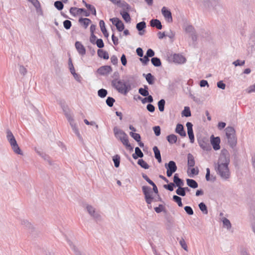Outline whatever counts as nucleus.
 <instances>
[{"label":"nucleus","mask_w":255,"mask_h":255,"mask_svg":"<svg viewBox=\"0 0 255 255\" xmlns=\"http://www.w3.org/2000/svg\"><path fill=\"white\" fill-rule=\"evenodd\" d=\"M229 160L225 156H221L218 160L217 172L224 179H227L230 176V171L228 168Z\"/></svg>","instance_id":"f257e3e1"},{"label":"nucleus","mask_w":255,"mask_h":255,"mask_svg":"<svg viewBox=\"0 0 255 255\" xmlns=\"http://www.w3.org/2000/svg\"><path fill=\"white\" fill-rule=\"evenodd\" d=\"M113 86L119 92L126 94L130 89V86L122 80L115 79L112 81Z\"/></svg>","instance_id":"f03ea898"},{"label":"nucleus","mask_w":255,"mask_h":255,"mask_svg":"<svg viewBox=\"0 0 255 255\" xmlns=\"http://www.w3.org/2000/svg\"><path fill=\"white\" fill-rule=\"evenodd\" d=\"M114 132L115 136L121 141L123 144L127 148H130L131 146L128 142L127 134L117 127L114 128Z\"/></svg>","instance_id":"7ed1b4c3"},{"label":"nucleus","mask_w":255,"mask_h":255,"mask_svg":"<svg viewBox=\"0 0 255 255\" xmlns=\"http://www.w3.org/2000/svg\"><path fill=\"white\" fill-rule=\"evenodd\" d=\"M6 137L13 151L16 154L20 155L22 154V152L18 146L15 137H14L12 133L10 130L7 131Z\"/></svg>","instance_id":"20e7f679"},{"label":"nucleus","mask_w":255,"mask_h":255,"mask_svg":"<svg viewBox=\"0 0 255 255\" xmlns=\"http://www.w3.org/2000/svg\"><path fill=\"white\" fill-rule=\"evenodd\" d=\"M225 131L228 142L230 144H234L236 142L235 129L233 127H228L225 129Z\"/></svg>","instance_id":"39448f33"},{"label":"nucleus","mask_w":255,"mask_h":255,"mask_svg":"<svg viewBox=\"0 0 255 255\" xmlns=\"http://www.w3.org/2000/svg\"><path fill=\"white\" fill-rule=\"evenodd\" d=\"M165 167L167 169L166 174L168 177H170L177 168L175 162L173 161H170L168 164L166 163Z\"/></svg>","instance_id":"423d86ee"},{"label":"nucleus","mask_w":255,"mask_h":255,"mask_svg":"<svg viewBox=\"0 0 255 255\" xmlns=\"http://www.w3.org/2000/svg\"><path fill=\"white\" fill-rule=\"evenodd\" d=\"M210 142L215 150H218L220 149V144L221 140L219 137H215L214 135H212L210 137Z\"/></svg>","instance_id":"0eeeda50"},{"label":"nucleus","mask_w":255,"mask_h":255,"mask_svg":"<svg viewBox=\"0 0 255 255\" xmlns=\"http://www.w3.org/2000/svg\"><path fill=\"white\" fill-rule=\"evenodd\" d=\"M142 191L145 195L146 203L148 204H151L153 198L151 195L150 188L146 186H143Z\"/></svg>","instance_id":"6e6552de"},{"label":"nucleus","mask_w":255,"mask_h":255,"mask_svg":"<svg viewBox=\"0 0 255 255\" xmlns=\"http://www.w3.org/2000/svg\"><path fill=\"white\" fill-rule=\"evenodd\" d=\"M110 20L112 23L116 26L117 29L119 31H122L125 28L124 24L123 22L120 20L118 18H111Z\"/></svg>","instance_id":"1a4fd4ad"},{"label":"nucleus","mask_w":255,"mask_h":255,"mask_svg":"<svg viewBox=\"0 0 255 255\" xmlns=\"http://www.w3.org/2000/svg\"><path fill=\"white\" fill-rule=\"evenodd\" d=\"M112 71V68L110 66H101L97 70V73L101 75H104L109 74Z\"/></svg>","instance_id":"9d476101"},{"label":"nucleus","mask_w":255,"mask_h":255,"mask_svg":"<svg viewBox=\"0 0 255 255\" xmlns=\"http://www.w3.org/2000/svg\"><path fill=\"white\" fill-rule=\"evenodd\" d=\"M173 61L178 64H182L185 62V58L180 54H174L171 56Z\"/></svg>","instance_id":"9b49d317"},{"label":"nucleus","mask_w":255,"mask_h":255,"mask_svg":"<svg viewBox=\"0 0 255 255\" xmlns=\"http://www.w3.org/2000/svg\"><path fill=\"white\" fill-rule=\"evenodd\" d=\"M161 12L166 20L168 22H172L171 13L169 10H168L165 7H163L161 9Z\"/></svg>","instance_id":"f8f14e48"},{"label":"nucleus","mask_w":255,"mask_h":255,"mask_svg":"<svg viewBox=\"0 0 255 255\" xmlns=\"http://www.w3.org/2000/svg\"><path fill=\"white\" fill-rule=\"evenodd\" d=\"M186 127L187 128V132L191 143L194 142V136L192 129V124L191 123L188 122L186 124Z\"/></svg>","instance_id":"ddd939ff"},{"label":"nucleus","mask_w":255,"mask_h":255,"mask_svg":"<svg viewBox=\"0 0 255 255\" xmlns=\"http://www.w3.org/2000/svg\"><path fill=\"white\" fill-rule=\"evenodd\" d=\"M75 47L81 55H84L86 54V49L84 46L79 41H76L75 43Z\"/></svg>","instance_id":"4468645a"},{"label":"nucleus","mask_w":255,"mask_h":255,"mask_svg":"<svg viewBox=\"0 0 255 255\" xmlns=\"http://www.w3.org/2000/svg\"><path fill=\"white\" fill-rule=\"evenodd\" d=\"M83 11H85L84 9L75 7H71L70 9L71 14L74 16L81 14Z\"/></svg>","instance_id":"2eb2a0df"},{"label":"nucleus","mask_w":255,"mask_h":255,"mask_svg":"<svg viewBox=\"0 0 255 255\" xmlns=\"http://www.w3.org/2000/svg\"><path fill=\"white\" fill-rule=\"evenodd\" d=\"M175 131L179 134L181 136H185L186 132L184 130L183 126L181 124H178L176 126Z\"/></svg>","instance_id":"dca6fc26"},{"label":"nucleus","mask_w":255,"mask_h":255,"mask_svg":"<svg viewBox=\"0 0 255 255\" xmlns=\"http://www.w3.org/2000/svg\"><path fill=\"white\" fill-rule=\"evenodd\" d=\"M100 27L101 30L103 33L104 35L108 38L109 36L108 32L106 28L105 24L104 21L103 20H101L99 22Z\"/></svg>","instance_id":"f3484780"},{"label":"nucleus","mask_w":255,"mask_h":255,"mask_svg":"<svg viewBox=\"0 0 255 255\" xmlns=\"http://www.w3.org/2000/svg\"><path fill=\"white\" fill-rule=\"evenodd\" d=\"M79 22L85 28H86L91 22V21L87 18H81L79 19Z\"/></svg>","instance_id":"a211bd4d"},{"label":"nucleus","mask_w":255,"mask_h":255,"mask_svg":"<svg viewBox=\"0 0 255 255\" xmlns=\"http://www.w3.org/2000/svg\"><path fill=\"white\" fill-rule=\"evenodd\" d=\"M68 120L72 127L73 130H74V132L75 133V134H77V135L79 138H81V135H80V134L79 133L78 128L76 127V125L75 124L73 123V119L71 117H68Z\"/></svg>","instance_id":"6ab92c4d"},{"label":"nucleus","mask_w":255,"mask_h":255,"mask_svg":"<svg viewBox=\"0 0 255 255\" xmlns=\"http://www.w3.org/2000/svg\"><path fill=\"white\" fill-rule=\"evenodd\" d=\"M173 181L176 185L178 187H182L184 184L183 181L179 178L177 174H175L174 175Z\"/></svg>","instance_id":"aec40b11"},{"label":"nucleus","mask_w":255,"mask_h":255,"mask_svg":"<svg viewBox=\"0 0 255 255\" xmlns=\"http://www.w3.org/2000/svg\"><path fill=\"white\" fill-rule=\"evenodd\" d=\"M153 150L155 158L157 159L159 163H160L161 162V157L159 150L157 146H155L153 147Z\"/></svg>","instance_id":"412c9836"},{"label":"nucleus","mask_w":255,"mask_h":255,"mask_svg":"<svg viewBox=\"0 0 255 255\" xmlns=\"http://www.w3.org/2000/svg\"><path fill=\"white\" fill-rule=\"evenodd\" d=\"M188 168L193 167L195 165V160L194 156L190 153L187 155Z\"/></svg>","instance_id":"4be33fe9"},{"label":"nucleus","mask_w":255,"mask_h":255,"mask_svg":"<svg viewBox=\"0 0 255 255\" xmlns=\"http://www.w3.org/2000/svg\"><path fill=\"white\" fill-rule=\"evenodd\" d=\"M97 54L100 58H102L104 59H108L109 58L108 52L102 49H99L97 51Z\"/></svg>","instance_id":"5701e85b"},{"label":"nucleus","mask_w":255,"mask_h":255,"mask_svg":"<svg viewBox=\"0 0 255 255\" xmlns=\"http://www.w3.org/2000/svg\"><path fill=\"white\" fill-rule=\"evenodd\" d=\"M150 25L152 27H156L158 29L162 28V25L160 21L158 19H152L150 21Z\"/></svg>","instance_id":"b1692460"},{"label":"nucleus","mask_w":255,"mask_h":255,"mask_svg":"<svg viewBox=\"0 0 255 255\" xmlns=\"http://www.w3.org/2000/svg\"><path fill=\"white\" fill-rule=\"evenodd\" d=\"M186 182L187 184L191 188H196L198 187V183L193 179H187Z\"/></svg>","instance_id":"393cba45"},{"label":"nucleus","mask_w":255,"mask_h":255,"mask_svg":"<svg viewBox=\"0 0 255 255\" xmlns=\"http://www.w3.org/2000/svg\"><path fill=\"white\" fill-rule=\"evenodd\" d=\"M188 175L192 177L194 175H197L198 174L199 171L198 169L197 168H193V167H190L188 168L187 171Z\"/></svg>","instance_id":"a878e982"},{"label":"nucleus","mask_w":255,"mask_h":255,"mask_svg":"<svg viewBox=\"0 0 255 255\" xmlns=\"http://www.w3.org/2000/svg\"><path fill=\"white\" fill-rule=\"evenodd\" d=\"M167 139L170 144H173L177 141V136L175 134H171L167 136Z\"/></svg>","instance_id":"bb28decb"},{"label":"nucleus","mask_w":255,"mask_h":255,"mask_svg":"<svg viewBox=\"0 0 255 255\" xmlns=\"http://www.w3.org/2000/svg\"><path fill=\"white\" fill-rule=\"evenodd\" d=\"M120 13L125 21L127 22H129L130 21L131 18L128 12L126 11H122L120 12Z\"/></svg>","instance_id":"cd10ccee"},{"label":"nucleus","mask_w":255,"mask_h":255,"mask_svg":"<svg viewBox=\"0 0 255 255\" xmlns=\"http://www.w3.org/2000/svg\"><path fill=\"white\" fill-rule=\"evenodd\" d=\"M199 145L204 150L208 151L211 150V147L209 143L203 141L199 142Z\"/></svg>","instance_id":"c85d7f7f"},{"label":"nucleus","mask_w":255,"mask_h":255,"mask_svg":"<svg viewBox=\"0 0 255 255\" xmlns=\"http://www.w3.org/2000/svg\"><path fill=\"white\" fill-rule=\"evenodd\" d=\"M135 153L136 154V156L134 154L132 155V157L134 159H136L137 157H142L143 156V153L138 147H135Z\"/></svg>","instance_id":"c756f323"},{"label":"nucleus","mask_w":255,"mask_h":255,"mask_svg":"<svg viewBox=\"0 0 255 255\" xmlns=\"http://www.w3.org/2000/svg\"><path fill=\"white\" fill-rule=\"evenodd\" d=\"M185 189H187L188 190H189L187 187L182 188L181 187H180L176 190V193L177 194L180 196H184L186 195Z\"/></svg>","instance_id":"7c9ffc66"},{"label":"nucleus","mask_w":255,"mask_h":255,"mask_svg":"<svg viewBox=\"0 0 255 255\" xmlns=\"http://www.w3.org/2000/svg\"><path fill=\"white\" fill-rule=\"evenodd\" d=\"M138 92L143 96H148L149 93L148 91V87L147 86H144V88H140L138 90Z\"/></svg>","instance_id":"2f4dec72"},{"label":"nucleus","mask_w":255,"mask_h":255,"mask_svg":"<svg viewBox=\"0 0 255 255\" xmlns=\"http://www.w3.org/2000/svg\"><path fill=\"white\" fill-rule=\"evenodd\" d=\"M113 160L115 164V166L116 167H119L120 163V155L117 154L113 156Z\"/></svg>","instance_id":"473e14b6"},{"label":"nucleus","mask_w":255,"mask_h":255,"mask_svg":"<svg viewBox=\"0 0 255 255\" xmlns=\"http://www.w3.org/2000/svg\"><path fill=\"white\" fill-rule=\"evenodd\" d=\"M152 64L156 67L160 66L161 64L160 60L157 57H153L151 60Z\"/></svg>","instance_id":"72a5a7b5"},{"label":"nucleus","mask_w":255,"mask_h":255,"mask_svg":"<svg viewBox=\"0 0 255 255\" xmlns=\"http://www.w3.org/2000/svg\"><path fill=\"white\" fill-rule=\"evenodd\" d=\"M165 103V100L163 99L160 100L158 102V109L160 112H163L164 111Z\"/></svg>","instance_id":"f704fd0d"},{"label":"nucleus","mask_w":255,"mask_h":255,"mask_svg":"<svg viewBox=\"0 0 255 255\" xmlns=\"http://www.w3.org/2000/svg\"><path fill=\"white\" fill-rule=\"evenodd\" d=\"M182 114L183 116L188 117L191 116V112L190 109L188 107H185L184 110L182 111Z\"/></svg>","instance_id":"c9c22d12"},{"label":"nucleus","mask_w":255,"mask_h":255,"mask_svg":"<svg viewBox=\"0 0 255 255\" xmlns=\"http://www.w3.org/2000/svg\"><path fill=\"white\" fill-rule=\"evenodd\" d=\"M137 163L140 166L144 169H148L149 168L148 164L143 159H139Z\"/></svg>","instance_id":"e433bc0d"},{"label":"nucleus","mask_w":255,"mask_h":255,"mask_svg":"<svg viewBox=\"0 0 255 255\" xmlns=\"http://www.w3.org/2000/svg\"><path fill=\"white\" fill-rule=\"evenodd\" d=\"M173 200L176 202L178 204V205L179 207H182L183 206L182 201H181V198L176 195H174L173 197Z\"/></svg>","instance_id":"4c0bfd02"},{"label":"nucleus","mask_w":255,"mask_h":255,"mask_svg":"<svg viewBox=\"0 0 255 255\" xmlns=\"http://www.w3.org/2000/svg\"><path fill=\"white\" fill-rule=\"evenodd\" d=\"M130 135L132 138H133L137 142H139L140 141L141 137H140V135L138 133H134L133 132H130Z\"/></svg>","instance_id":"58836bf2"},{"label":"nucleus","mask_w":255,"mask_h":255,"mask_svg":"<svg viewBox=\"0 0 255 255\" xmlns=\"http://www.w3.org/2000/svg\"><path fill=\"white\" fill-rule=\"evenodd\" d=\"M146 26V23L144 21H142L136 24V28L139 31L143 30Z\"/></svg>","instance_id":"ea45409f"},{"label":"nucleus","mask_w":255,"mask_h":255,"mask_svg":"<svg viewBox=\"0 0 255 255\" xmlns=\"http://www.w3.org/2000/svg\"><path fill=\"white\" fill-rule=\"evenodd\" d=\"M146 80L149 84L153 83L154 77L150 73H148L146 76Z\"/></svg>","instance_id":"a19ab883"},{"label":"nucleus","mask_w":255,"mask_h":255,"mask_svg":"<svg viewBox=\"0 0 255 255\" xmlns=\"http://www.w3.org/2000/svg\"><path fill=\"white\" fill-rule=\"evenodd\" d=\"M200 209L205 214H208V210L206 205L203 203H201L199 205Z\"/></svg>","instance_id":"79ce46f5"},{"label":"nucleus","mask_w":255,"mask_h":255,"mask_svg":"<svg viewBox=\"0 0 255 255\" xmlns=\"http://www.w3.org/2000/svg\"><path fill=\"white\" fill-rule=\"evenodd\" d=\"M98 94L99 97L104 98L107 94V91L105 89H101L98 91Z\"/></svg>","instance_id":"37998d69"},{"label":"nucleus","mask_w":255,"mask_h":255,"mask_svg":"<svg viewBox=\"0 0 255 255\" xmlns=\"http://www.w3.org/2000/svg\"><path fill=\"white\" fill-rule=\"evenodd\" d=\"M115 101V100L114 98L108 97L106 100V103L109 107H111L113 106Z\"/></svg>","instance_id":"c03bdc74"},{"label":"nucleus","mask_w":255,"mask_h":255,"mask_svg":"<svg viewBox=\"0 0 255 255\" xmlns=\"http://www.w3.org/2000/svg\"><path fill=\"white\" fill-rule=\"evenodd\" d=\"M86 6L87 7V8H88L92 12V13L94 15H96V10L95 8L94 7V6H93V5H92L91 4H86Z\"/></svg>","instance_id":"a18cd8bd"},{"label":"nucleus","mask_w":255,"mask_h":255,"mask_svg":"<svg viewBox=\"0 0 255 255\" xmlns=\"http://www.w3.org/2000/svg\"><path fill=\"white\" fill-rule=\"evenodd\" d=\"M54 5L58 10H61L63 8V4L60 1L55 2Z\"/></svg>","instance_id":"49530a36"},{"label":"nucleus","mask_w":255,"mask_h":255,"mask_svg":"<svg viewBox=\"0 0 255 255\" xmlns=\"http://www.w3.org/2000/svg\"><path fill=\"white\" fill-rule=\"evenodd\" d=\"M64 27L66 29H69L71 27L72 24L71 22L69 20H66L63 22Z\"/></svg>","instance_id":"de8ad7c7"},{"label":"nucleus","mask_w":255,"mask_h":255,"mask_svg":"<svg viewBox=\"0 0 255 255\" xmlns=\"http://www.w3.org/2000/svg\"><path fill=\"white\" fill-rule=\"evenodd\" d=\"M247 93L250 94L253 92H255V84L253 85L250 86L246 90Z\"/></svg>","instance_id":"09e8293b"},{"label":"nucleus","mask_w":255,"mask_h":255,"mask_svg":"<svg viewBox=\"0 0 255 255\" xmlns=\"http://www.w3.org/2000/svg\"><path fill=\"white\" fill-rule=\"evenodd\" d=\"M153 129L156 136H159L160 134V128L159 126L154 127Z\"/></svg>","instance_id":"8fccbe9b"},{"label":"nucleus","mask_w":255,"mask_h":255,"mask_svg":"<svg viewBox=\"0 0 255 255\" xmlns=\"http://www.w3.org/2000/svg\"><path fill=\"white\" fill-rule=\"evenodd\" d=\"M174 186V183H170L169 184H168L167 185H164V187L165 189H167L169 190V191H172L174 189V188H173Z\"/></svg>","instance_id":"3c124183"},{"label":"nucleus","mask_w":255,"mask_h":255,"mask_svg":"<svg viewBox=\"0 0 255 255\" xmlns=\"http://www.w3.org/2000/svg\"><path fill=\"white\" fill-rule=\"evenodd\" d=\"M96 44L97 46L100 48L104 46V44L102 39H98L96 41Z\"/></svg>","instance_id":"603ef678"},{"label":"nucleus","mask_w":255,"mask_h":255,"mask_svg":"<svg viewBox=\"0 0 255 255\" xmlns=\"http://www.w3.org/2000/svg\"><path fill=\"white\" fill-rule=\"evenodd\" d=\"M184 209L188 214L190 215L193 214V211L190 207L185 206L184 207Z\"/></svg>","instance_id":"864d4df0"},{"label":"nucleus","mask_w":255,"mask_h":255,"mask_svg":"<svg viewBox=\"0 0 255 255\" xmlns=\"http://www.w3.org/2000/svg\"><path fill=\"white\" fill-rule=\"evenodd\" d=\"M32 3V4L36 7L38 8L40 6V3L38 0H28Z\"/></svg>","instance_id":"5fc2aeb1"},{"label":"nucleus","mask_w":255,"mask_h":255,"mask_svg":"<svg viewBox=\"0 0 255 255\" xmlns=\"http://www.w3.org/2000/svg\"><path fill=\"white\" fill-rule=\"evenodd\" d=\"M180 244L185 250H187V245L184 239H182L180 241Z\"/></svg>","instance_id":"6e6d98bb"},{"label":"nucleus","mask_w":255,"mask_h":255,"mask_svg":"<svg viewBox=\"0 0 255 255\" xmlns=\"http://www.w3.org/2000/svg\"><path fill=\"white\" fill-rule=\"evenodd\" d=\"M154 55V52L152 49H149L147 50V51L146 52V55L147 57H151L153 56Z\"/></svg>","instance_id":"4d7b16f0"},{"label":"nucleus","mask_w":255,"mask_h":255,"mask_svg":"<svg viewBox=\"0 0 255 255\" xmlns=\"http://www.w3.org/2000/svg\"><path fill=\"white\" fill-rule=\"evenodd\" d=\"M140 60L144 64H146L149 61L148 57L146 55L144 56L143 58H140Z\"/></svg>","instance_id":"13d9d810"},{"label":"nucleus","mask_w":255,"mask_h":255,"mask_svg":"<svg viewBox=\"0 0 255 255\" xmlns=\"http://www.w3.org/2000/svg\"><path fill=\"white\" fill-rule=\"evenodd\" d=\"M223 224L225 226H227L228 228H229L231 227V224L229 220L225 218L223 221Z\"/></svg>","instance_id":"bf43d9fd"},{"label":"nucleus","mask_w":255,"mask_h":255,"mask_svg":"<svg viewBox=\"0 0 255 255\" xmlns=\"http://www.w3.org/2000/svg\"><path fill=\"white\" fill-rule=\"evenodd\" d=\"M112 41L115 45H117L119 44L118 38L115 36L114 34L112 36Z\"/></svg>","instance_id":"052dcab7"},{"label":"nucleus","mask_w":255,"mask_h":255,"mask_svg":"<svg viewBox=\"0 0 255 255\" xmlns=\"http://www.w3.org/2000/svg\"><path fill=\"white\" fill-rule=\"evenodd\" d=\"M87 210L89 214H90L91 215L93 216L94 213H95V210L91 206H88L87 207Z\"/></svg>","instance_id":"680f3d73"},{"label":"nucleus","mask_w":255,"mask_h":255,"mask_svg":"<svg viewBox=\"0 0 255 255\" xmlns=\"http://www.w3.org/2000/svg\"><path fill=\"white\" fill-rule=\"evenodd\" d=\"M217 86L222 89H225L226 87L225 84L222 81H219L217 83Z\"/></svg>","instance_id":"e2e57ef3"},{"label":"nucleus","mask_w":255,"mask_h":255,"mask_svg":"<svg viewBox=\"0 0 255 255\" xmlns=\"http://www.w3.org/2000/svg\"><path fill=\"white\" fill-rule=\"evenodd\" d=\"M233 64L236 66H242L243 65L245 64V61H243L240 62L239 60H237L234 62Z\"/></svg>","instance_id":"0e129e2a"},{"label":"nucleus","mask_w":255,"mask_h":255,"mask_svg":"<svg viewBox=\"0 0 255 255\" xmlns=\"http://www.w3.org/2000/svg\"><path fill=\"white\" fill-rule=\"evenodd\" d=\"M147 109L150 112H153L155 110V108L153 105L151 104H148L147 106Z\"/></svg>","instance_id":"69168bd1"},{"label":"nucleus","mask_w":255,"mask_h":255,"mask_svg":"<svg viewBox=\"0 0 255 255\" xmlns=\"http://www.w3.org/2000/svg\"><path fill=\"white\" fill-rule=\"evenodd\" d=\"M121 62L123 65H124V66L126 65L127 63V59H126L125 55H124V54H123L121 57Z\"/></svg>","instance_id":"338daca9"},{"label":"nucleus","mask_w":255,"mask_h":255,"mask_svg":"<svg viewBox=\"0 0 255 255\" xmlns=\"http://www.w3.org/2000/svg\"><path fill=\"white\" fill-rule=\"evenodd\" d=\"M136 53H137V54L139 56H140V57L143 56V51L141 48L139 47L136 49Z\"/></svg>","instance_id":"774afa93"}]
</instances>
